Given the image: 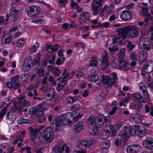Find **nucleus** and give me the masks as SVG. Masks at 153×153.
Returning a JSON list of instances; mask_svg holds the SVG:
<instances>
[{
	"label": "nucleus",
	"mask_w": 153,
	"mask_h": 153,
	"mask_svg": "<svg viewBox=\"0 0 153 153\" xmlns=\"http://www.w3.org/2000/svg\"><path fill=\"white\" fill-rule=\"evenodd\" d=\"M7 118L11 121L16 120V117L15 114L13 111L9 112L7 114Z\"/></svg>",
	"instance_id": "34"
},
{
	"label": "nucleus",
	"mask_w": 153,
	"mask_h": 153,
	"mask_svg": "<svg viewBox=\"0 0 153 153\" xmlns=\"http://www.w3.org/2000/svg\"><path fill=\"white\" fill-rule=\"evenodd\" d=\"M31 149V148L30 147L28 146H25L24 147L21 148L20 151V152H22L23 151L26 150L27 152V153H31L30 152Z\"/></svg>",
	"instance_id": "61"
},
{
	"label": "nucleus",
	"mask_w": 153,
	"mask_h": 153,
	"mask_svg": "<svg viewBox=\"0 0 153 153\" xmlns=\"http://www.w3.org/2000/svg\"><path fill=\"white\" fill-rule=\"evenodd\" d=\"M2 106L3 107H4V108L0 113V121L2 120V117L4 116L5 114L7 111V108L8 107V105L5 102H3Z\"/></svg>",
	"instance_id": "32"
},
{
	"label": "nucleus",
	"mask_w": 153,
	"mask_h": 153,
	"mask_svg": "<svg viewBox=\"0 0 153 153\" xmlns=\"http://www.w3.org/2000/svg\"><path fill=\"white\" fill-rule=\"evenodd\" d=\"M132 17V14L128 10H124L121 13L120 18L123 20L127 21L131 20Z\"/></svg>",
	"instance_id": "21"
},
{
	"label": "nucleus",
	"mask_w": 153,
	"mask_h": 153,
	"mask_svg": "<svg viewBox=\"0 0 153 153\" xmlns=\"http://www.w3.org/2000/svg\"><path fill=\"white\" fill-rule=\"evenodd\" d=\"M129 128L125 126L123 129L121 134H120V136L121 138L120 142V144L121 146H123L125 144V141L127 138L130 137L127 135V134L129 132Z\"/></svg>",
	"instance_id": "12"
},
{
	"label": "nucleus",
	"mask_w": 153,
	"mask_h": 153,
	"mask_svg": "<svg viewBox=\"0 0 153 153\" xmlns=\"http://www.w3.org/2000/svg\"><path fill=\"white\" fill-rule=\"evenodd\" d=\"M102 82L104 84L105 86L108 88L111 86L115 82L114 80L112 81L110 76L103 75L102 77Z\"/></svg>",
	"instance_id": "15"
},
{
	"label": "nucleus",
	"mask_w": 153,
	"mask_h": 153,
	"mask_svg": "<svg viewBox=\"0 0 153 153\" xmlns=\"http://www.w3.org/2000/svg\"><path fill=\"white\" fill-rule=\"evenodd\" d=\"M139 59L140 62H144L147 57L148 53L146 51H142L140 53Z\"/></svg>",
	"instance_id": "24"
},
{
	"label": "nucleus",
	"mask_w": 153,
	"mask_h": 153,
	"mask_svg": "<svg viewBox=\"0 0 153 153\" xmlns=\"http://www.w3.org/2000/svg\"><path fill=\"white\" fill-rule=\"evenodd\" d=\"M130 58L132 60H137V56L136 53L134 52H132L130 53Z\"/></svg>",
	"instance_id": "51"
},
{
	"label": "nucleus",
	"mask_w": 153,
	"mask_h": 153,
	"mask_svg": "<svg viewBox=\"0 0 153 153\" xmlns=\"http://www.w3.org/2000/svg\"><path fill=\"white\" fill-rule=\"evenodd\" d=\"M54 105V104L48 103L45 101L42 103L38 104L35 107L30 108L28 114H36L41 117V119L39 120V122H43L46 119V117L44 114L43 111L49 110L50 107H53Z\"/></svg>",
	"instance_id": "5"
},
{
	"label": "nucleus",
	"mask_w": 153,
	"mask_h": 153,
	"mask_svg": "<svg viewBox=\"0 0 153 153\" xmlns=\"http://www.w3.org/2000/svg\"><path fill=\"white\" fill-rule=\"evenodd\" d=\"M109 127H106L101 135V139H107L110 135V131L109 130Z\"/></svg>",
	"instance_id": "31"
},
{
	"label": "nucleus",
	"mask_w": 153,
	"mask_h": 153,
	"mask_svg": "<svg viewBox=\"0 0 153 153\" xmlns=\"http://www.w3.org/2000/svg\"><path fill=\"white\" fill-rule=\"evenodd\" d=\"M36 73L40 76H45L44 70L42 68L38 69L37 70Z\"/></svg>",
	"instance_id": "46"
},
{
	"label": "nucleus",
	"mask_w": 153,
	"mask_h": 153,
	"mask_svg": "<svg viewBox=\"0 0 153 153\" xmlns=\"http://www.w3.org/2000/svg\"><path fill=\"white\" fill-rule=\"evenodd\" d=\"M129 128V132L127 134V136H131L137 135L140 137H143L148 133V131L143 126H133Z\"/></svg>",
	"instance_id": "7"
},
{
	"label": "nucleus",
	"mask_w": 153,
	"mask_h": 153,
	"mask_svg": "<svg viewBox=\"0 0 153 153\" xmlns=\"http://www.w3.org/2000/svg\"><path fill=\"white\" fill-rule=\"evenodd\" d=\"M134 97L135 99H138L140 101L142 102L146 103L147 102V100L146 99H143L142 95L139 93L134 94Z\"/></svg>",
	"instance_id": "37"
},
{
	"label": "nucleus",
	"mask_w": 153,
	"mask_h": 153,
	"mask_svg": "<svg viewBox=\"0 0 153 153\" xmlns=\"http://www.w3.org/2000/svg\"><path fill=\"white\" fill-rule=\"evenodd\" d=\"M9 16L13 19L14 20H17L19 18L20 14L19 8L16 6L12 7L10 10Z\"/></svg>",
	"instance_id": "18"
},
{
	"label": "nucleus",
	"mask_w": 153,
	"mask_h": 153,
	"mask_svg": "<svg viewBox=\"0 0 153 153\" xmlns=\"http://www.w3.org/2000/svg\"><path fill=\"white\" fill-rule=\"evenodd\" d=\"M65 59L64 58L62 59L60 58H58L56 61V63L57 65H61L65 61Z\"/></svg>",
	"instance_id": "60"
},
{
	"label": "nucleus",
	"mask_w": 153,
	"mask_h": 153,
	"mask_svg": "<svg viewBox=\"0 0 153 153\" xmlns=\"http://www.w3.org/2000/svg\"><path fill=\"white\" fill-rule=\"evenodd\" d=\"M22 68L25 71H29L31 70V65L30 64L24 63L22 65Z\"/></svg>",
	"instance_id": "45"
},
{
	"label": "nucleus",
	"mask_w": 153,
	"mask_h": 153,
	"mask_svg": "<svg viewBox=\"0 0 153 153\" xmlns=\"http://www.w3.org/2000/svg\"><path fill=\"white\" fill-rule=\"evenodd\" d=\"M131 118L134 120L135 121L137 122H140L141 119L139 114H132L131 116Z\"/></svg>",
	"instance_id": "43"
},
{
	"label": "nucleus",
	"mask_w": 153,
	"mask_h": 153,
	"mask_svg": "<svg viewBox=\"0 0 153 153\" xmlns=\"http://www.w3.org/2000/svg\"><path fill=\"white\" fill-rule=\"evenodd\" d=\"M118 63H117L115 62L112 63V65L114 68L119 69H120L126 70L128 69L129 64L124 62V60H121L119 61L118 60Z\"/></svg>",
	"instance_id": "13"
},
{
	"label": "nucleus",
	"mask_w": 153,
	"mask_h": 153,
	"mask_svg": "<svg viewBox=\"0 0 153 153\" xmlns=\"http://www.w3.org/2000/svg\"><path fill=\"white\" fill-rule=\"evenodd\" d=\"M65 102L67 104H69L74 103L72 101L71 96H70L66 98V100L65 101Z\"/></svg>",
	"instance_id": "62"
},
{
	"label": "nucleus",
	"mask_w": 153,
	"mask_h": 153,
	"mask_svg": "<svg viewBox=\"0 0 153 153\" xmlns=\"http://www.w3.org/2000/svg\"><path fill=\"white\" fill-rule=\"evenodd\" d=\"M146 112H150V114L152 116H153V108L152 107H150L149 108L148 105L146 106Z\"/></svg>",
	"instance_id": "56"
},
{
	"label": "nucleus",
	"mask_w": 153,
	"mask_h": 153,
	"mask_svg": "<svg viewBox=\"0 0 153 153\" xmlns=\"http://www.w3.org/2000/svg\"><path fill=\"white\" fill-rule=\"evenodd\" d=\"M53 151L55 153H62L63 151V150L62 148L57 146L53 149Z\"/></svg>",
	"instance_id": "49"
},
{
	"label": "nucleus",
	"mask_w": 153,
	"mask_h": 153,
	"mask_svg": "<svg viewBox=\"0 0 153 153\" xmlns=\"http://www.w3.org/2000/svg\"><path fill=\"white\" fill-rule=\"evenodd\" d=\"M125 52V50L124 48H122L120 49L119 53V58L118 60V61H120V60L122 61V60H124Z\"/></svg>",
	"instance_id": "38"
},
{
	"label": "nucleus",
	"mask_w": 153,
	"mask_h": 153,
	"mask_svg": "<svg viewBox=\"0 0 153 153\" xmlns=\"http://www.w3.org/2000/svg\"><path fill=\"white\" fill-rule=\"evenodd\" d=\"M32 58L31 56H29L26 57L24 60V63L26 64H31L32 62Z\"/></svg>",
	"instance_id": "57"
},
{
	"label": "nucleus",
	"mask_w": 153,
	"mask_h": 153,
	"mask_svg": "<svg viewBox=\"0 0 153 153\" xmlns=\"http://www.w3.org/2000/svg\"><path fill=\"white\" fill-rule=\"evenodd\" d=\"M58 47L57 45H56L52 46L51 45H48L45 48L47 50L51 49L53 52H55L57 51Z\"/></svg>",
	"instance_id": "42"
},
{
	"label": "nucleus",
	"mask_w": 153,
	"mask_h": 153,
	"mask_svg": "<svg viewBox=\"0 0 153 153\" xmlns=\"http://www.w3.org/2000/svg\"><path fill=\"white\" fill-rule=\"evenodd\" d=\"M118 48L116 45L114 46L112 48H108V50L111 52L110 54L114 53L115 51L118 50Z\"/></svg>",
	"instance_id": "55"
},
{
	"label": "nucleus",
	"mask_w": 153,
	"mask_h": 153,
	"mask_svg": "<svg viewBox=\"0 0 153 153\" xmlns=\"http://www.w3.org/2000/svg\"><path fill=\"white\" fill-rule=\"evenodd\" d=\"M33 22L37 23V24H43L45 23V21L41 19H34L32 20Z\"/></svg>",
	"instance_id": "58"
},
{
	"label": "nucleus",
	"mask_w": 153,
	"mask_h": 153,
	"mask_svg": "<svg viewBox=\"0 0 153 153\" xmlns=\"http://www.w3.org/2000/svg\"><path fill=\"white\" fill-rule=\"evenodd\" d=\"M39 47V45L38 42H36L33 45L29 50L30 53H33L36 51L37 49Z\"/></svg>",
	"instance_id": "44"
},
{
	"label": "nucleus",
	"mask_w": 153,
	"mask_h": 153,
	"mask_svg": "<svg viewBox=\"0 0 153 153\" xmlns=\"http://www.w3.org/2000/svg\"><path fill=\"white\" fill-rule=\"evenodd\" d=\"M80 108V106L79 104H74L71 107V109L73 110L71 113L68 112L62 114L56 117L54 119L56 131L57 132L61 131L65 127L66 123L68 125L71 124L81 118L82 115L76 111Z\"/></svg>",
	"instance_id": "1"
},
{
	"label": "nucleus",
	"mask_w": 153,
	"mask_h": 153,
	"mask_svg": "<svg viewBox=\"0 0 153 153\" xmlns=\"http://www.w3.org/2000/svg\"><path fill=\"white\" fill-rule=\"evenodd\" d=\"M122 125V123L121 122H119L116 125L112 126L109 125V129L110 130L116 129L118 131L121 127Z\"/></svg>",
	"instance_id": "36"
},
{
	"label": "nucleus",
	"mask_w": 153,
	"mask_h": 153,
	"mask_svg": "<svg viewBox=\"0 0 153 153\" xmlns=\"http://www.w3.org/2000/svg\"><path fill=\"white\" fill-rule=\"evenodd\" d=\"M32 13H34V14L36 15L38 14L40 12V8L38 6H33L30 7L29 8Z\"/></svg>",
	"instance_id": "29"
},
{
	"label": "nucleus",
	"mask_w": 153,
	"mask_h": 153,
	"mask_svg": "<svg viewBox=\"0 0 153 153\" xmlns=\"http://www.w3.org/2000/svg\"><path fill=\"white\" fill-rule=\"evenodd\" d=\"M62 75L63 76L62 77H59L56 79L57 81H59L56 88L57 90L59 91L63 89L67 81L65 79L69 76L70 73L66 69H65L62 73Z\"/></svg>",
	"instance_id": "8"
},
{
	"label": "nucleus",
	"mask_w": 153,
	"mask_h": 153,
	"mask_svg": "<svg viewBox=\"0 0 153 153\" xmlns=\"http://www.w3.org/2000/svg\"><path fill=\"white\" fill-rule=\"evenodd\" d=\"M27 40V39L21 38L18 39L16 42V46L19 48H22L24 45Z\"/></svg>",
	"instance_id": "28"
},
{
	"label": "nucleus",
	"mask_w": 153,
	"mask_h": 153,
	"mask_svg": "<svg viewBox=\"0 0 153 153\" xmlns=\"http://www.w3.org/2000/svg\"><path fill=\"white\" fill-rule=\"evenodd\" d=\"M73 27L72 24L69 25L68 23H65L62 25V28L65 30H67Z\"/></svg>",
	"instance_id": "64"
},
{
	"label": "nucleus",
	"mask_w": 153,
	"mask_h": 153,
	"mask_svg": "<svg viewBox=\"0 0 153 153\" xmlns=\"http://www.w3.org/2000/svg\"><path fill=\"white\" fill-rule=\"evenodd\" d=\"M49 81L50 82L52 85L55 86L56 85V83L55 80V77L54 76L51 75L49 77Z\"/></svg>",
	"instance_id": "48"
},
{
	"label": "nucleus",
	"mask_w": 153,
	"mask_h": 153,
	"mask_svg": "<svg viewBox=\"0 0 153 153\" xmlns=\"http://www.w3.org/2000/svg\"><path fill=\"white\" fill-rule=\"evenodd\" d=\"M153 40L149 38H146L143 41V43H140L139 45V48L141 50L145 49L148 51H150L153 48Z\"/></svg>",
	"instance_id": "11"
},
{
	"label": "nucleus",
	"mask_w": 153,
	"mask_h": 153,
	"mask_svg": "<svg viewBox=\"0 0 153 153\" xmlns=\"http://www.w3.org/2000/svg\"><path fill=\"white\" fill-rule=\"evenodd\" d=\"M153 71V61H151L148 65H144L142 67V74L145 73H149Z\"/></svg>",
	"instance_id": "20"
},
{
	"label": "nucleus",
	"mask_w": 153,
	"mask_h": 153,
	"mask_svg": "<svg viewBox=\"0 0 153 153\" xmlns=\"http://www.w3.org/2000/svg\"><path fill=\"white\" fill-rule=\"evenodd\" d=\"M143 146L147 149L153 150V138L148 137L143 140L142 142Z\"/></svg>",
	"instance_id": "19"
},
{
	"label": "nucleus",
	"mask_w": 153,
	"mask_h": 153,
	"mask_svg": "<svg viewBox=\"0 0 153 153\" xmlns=\"http://www.w3.org/2000/svg\"><path fill=\"white\" fill-rule=\"evenodd\" d=\"M47 97L48 98L49 100H53V101L56 104H58L57 101L59 99V97L55 92V90L53 89H50L47 95Z\"/></svg>",
	"instance_id": "14"
},
{
	"label": "nucleus",
	"mask_w": 153,
	"mask_h": 153,
	"mask_svg": "<svg viewBox=\"0 0 153 153\" xmlns=\"http://www.w3.org/2000/svg\"><path fill=\"white\" fill-rule=\"evenodd\" d=\"M17 122L19 124H30L32 123L31 121L28 119L23 118H20L17 120Z\"/></svg>",
	"instance_id": "35"
},
{
	"label": "nucleus",
	"mask_w": 153,
	"mask_h": 153,
	"mask_svg": "<svg viewBox=\"0 0 153 153\" xmlns=\"http://www.w3.org/2000/svg\"><path fill=\"white\" fill-rule=\"evenodd\" d=\"M101 69H105L109 65L110 62L107 53L105 51L102 52L100 60Z\"/></svg>",
	"instance_id": "9"
},
{
	"label": "nucleus",
	"mask_w": 153,
	"mask_h": 153,
	"mask_svg": "<svg viewBox=\"0 0 153 153\" xmlns=\"http://www.w3.org/2000/svg\"><path fill=\"white\" fill-rule=\"evenodd\" d=\"M110 24V23L108 22L102 23L99 22L98 24V26L99 27H105L108 28Z\"/></svg>",
	"instance_id": "50"
},
{
	"label": "nucleus",
	"mask_w": 153,
	"mask_h": 153,
	"mask_svg": "<svg viewBox=\"0 0 153 153\" xmlns=\"http://www.w3.org/2000/svg\"><path fill=\"white\" fill-rule=\"evenodd\" d=\"M10 16L8 13H7L6 15V20H4V17L3 16L0 17V24L1 25L4 24L6 25L7 24L8 21L9 19Z\"/></svg>",
	"instance_id": "39"
},
{
	"label": "nucleus",
	"mask_w": 153,
	"mask_h": 153,
	"mask_svg": "<svg viewBox=\"0 0 153 153\" xmlns=\"http://www.w3.org/2000/svg\"><path fill=\"white\" fill-rule=\"evenodd\" d=\"M138 86L139 89L142 91V92H144V91L146 90V88L143 82H141L139 83L138 84Z\"/></svg>",
	"instance_id": "53"
},
{
	"label": "nucleus",
	"mask_w": 153,
	"mask_h": 153,
	"mask_svg": "<svg viewBox=\"0 0 153 153\" xmlns=\"http://www.w3.org/2000/svg\"><path fill=\"white\" fill-rule=\"evenodd\" d=\"M6 87L9 88H17V87H14L15 85L11 82H7L6 83Z\"/></svg>",
	"instance_id": "59"
},
{
	"label": "nucleus",
	"mask_w": 153,
	"mask_h": 153,
	"mask_svg": "<svg viewBox=\"0 0 153 153\" xmlns=\"http://www.w3.org/2000/svg\"><path fill=\"white\" fill-rule=\"evenodd\" d=\"M131 96L129 94H128L126 98L123 99L120 103V106H126L127 104L131 100Z\"/></svg>",
	"instance_id": "25"
},
{
	"label": "nucleus",
	"mask_w": 153,
	"mask_h": 153,
	"mask_svg": "<svg viewBox=\"0 0 153 153\" xmlns=\"http://www.w3.org/2000/svg\"><path fill=\"white\" fill-rule=\"evenodd\" d=\"M12 39V35L9 33L3 36L1 40L2 42L5 44H9L10 42Z\"/></svg>",
	"instance_id": "23"
},
{
	"label": "nucleus",
	"mask_w": 153,
	"mask_h": 153,
	"mask_svg": "<svg viewBox=\"0 0 153 153\" xmlns=\"http://www.w3.org/2000/svg\"><path fill=\"white\" fill-rule=\"evenodd\" d=\"M104 0H94L91 4V8L94 15H96L99 13L102 6V2Z\"/></svg>",
	"instance_id": "10"
},
{
	"label": "nucleus",
	"mask_w": 153,
	"mask_h": 153,
	"mask_svg": "<svg viewBox=\"0 0 153 153\" xmlns=\"http://www.w3.org/2000/svg\"><path fill=\"white\" fill-rule=\"evenodd\" d=\"M99 59L97 57H93L92 58V60L90 64V66H95L98 63Z\"/></svg>",
	"instance_id": "41"
},
{
	"label": "nucleus",
	"mask_w": 153,
	"mask_h": 153,
	"mask_svg": "<svg viewBox=\"0 0 153 153\" xmlns=\"http://www.w3.org/2000/svg\"><path fill=\"white\" fill-rule=\"evenodd\" d=\"M41 54L40 53H38L36 56V59H34L31 62V64L33 66L37 65L40 62V57Z\"/></svg>",
	"instance_id": "33"
},
{
	"label": "nucleus",
	"mask_w": 153,
	"mask_h": 153,
	"mask_svg": "<svg viewBox=\"0 0 153 153\" xmlns=\"http://www.w3.org/2000/svg\"><path fill=\"white\" fill-rule=\"evenodd\" d=\"M20 76L19 75H16L13 77L11 80L12 83H13L15 85L14 87H19V82L18 80L20 78Z\"/></svg>",
	"instance_id": "30"
},
{
	"label": "nucleus",
	"mask_w": 153,
	"mask_h": 153,
	"mask_svg": "<svg viewBox=\"0 0 153 153\" xmlns=\"http://www.w3.org/2000/svg\"><path fill=\"white\" fill-rule=\"evenodd\" d=\"M83 128V123L82 121L77 122L74 126L75 132L79 133L81 132Z\"/></svg>",
	"instance_id": "26"
},
{
	"label": "nucleus",
	"mask_w": 153,
	"mask_h": 153,
	"mask_svg": "<svg viewBox=\"0 0 153 153\" xmlns=\"http://www.w3.org/2000/svg\"><path fill=\"white\" fill-rule=\"evenodd\" d=\"M139 27L137 25H130L117 30L118 36L113 39V43H120L121 39L134 38L139 36Z\"/></svg>",
	"instance_id": "3"
},
{
	"label": "nucleus",
	"mask_w": 153,
	"mask_h": 153,
	"mask_svg": "<svg viewBox=\"0 0 153 153\" xmlns=\"http://www.w3.org/2000/svg\"><path fill=\"white\" fill-rule=\"evenodd\" d=\"M61 73V70L55 67L53 71V73L54 75L59 76L60 75Z\"/></svg>",
	"instance_id": "47"
},
{
	"label": "nucleus",
	"mask_w": 153,
	"mask_h": 153,
	"mask_svg": "<svg viewBox=\"0 0 153 153\" xmlns=\"http://www.w3.org/2000/svg\"><path fill=\"white\" fill-rule=\"evenodd\" d=\"M142 105L140 103L137 105L135 103H131L130 105L129 108L133 110L139 109L142 107Z\"/></svg>",
	"instance_id": "40"
},
{
	"label": "nucleus",
	"mask_w": 153,
	"mask_h": 153,
	"mask_svg": "<svg viewBox=\"0 0 153 153\" xmlns=\"http://www.w3.org/2000/svg\"><path fill=\"white\" fill-rule=\"evenodd\" d=\"M142 12L145 16H146L150 14L149 13V9L146 7H143L142 8Z\"/></svg>",
	"instance_id": "52"
},
{
	"label": "nucleus",
	"mask_w": 153,
	"mask_h": 153,
	"mask_svg": "<svg viewBox=\"0 0 153 153\" xmlns=\"http://www.w3.org/2000/svg\"><path fill=\"white\" fill-rule=\"evenodd\" d=\"M110 117L109 116L104 117L102 114H101L97 117L91 115L88 119V123L92 127L90 126L89 129L91 133L95 135L98 133L97 128L102 127L104 124V121L106 124V127H109V125H111L110 122Z\"/></svg>",
	"instance_id": "4"
},
{
	"label": "nucleus",
	"mask_w": 153,
	"mask_h": 153,
	"mask_svg": "<svg viewBox=\"0 0 153 153\" xmlns=\"http://www.w3.org/2000/svg\"><path fill=\"white\" fill-rule=\"evenodd\" d=\"M88 80L90 82H95L96 84L98 85L102 83V81L99 79L98 76L96 74H91L89 76Z\"/></svg>",
	"instance_id": "22"
},
{
	"label": "nucleus",
	"mask_w": 153,
	"mask_h": 153,
	"mask_svg": "<svg viewBox=\"0 0 153 153\" xmlns=\"http://www.w3.org/2000/svg\"><path fill=\"white\" fill-rule=\"evenodd\" d=\"M127 47L129 51H131L135 47V45L130 42H129L127 44Z\"/></svg>",
	"instance_id": "54"
},
{
	"label": "nucleus",
	"mask_w": 153,
	"mask_h": 153,
	"mask_svg": "<svg viewBox=\"0 0 153 153\" xmlns=\"http://www.w3.org/2000/svg\"><path fill=\"white\" fill-rule=\"evenodd\" d=\"M79 145L78 146L79 150H75L74 153H86L85 149L89 148L91 149L95 145V142L92 140L87 141L83 140L79 142Z\"/></svg>",
	"instance_id": "6"
},
{
	"label": "nucleus",
	"mask_w": 153,
	"mask_h": 153,
	"mask_svg": "<svg viewBox=\"0 0 153 153\" xmlns=\"http://www.w3.org/2000/svg\"><path fill=\"white\" fill-rule=\"evenodd\" d=\"M29 102L27 100H24L22 102H21L19 105H16V102L14 101L13 103V107L16 109H20L23 106L27 105L29 104Z\"/></svg>",
	"instance_id": "27"
},
{
	"label": "nucleus",
	"mask_w": 153,
	"mask_h": 153,
	"mask_svg": "<svg viewBox=\"0 0 153 153\" xmlns=\"http://www.w3.org/2000/svg\"><path fill=\"white\" fill-rule=\"evenodd\" d=\"M141 148L140 145L138 144H133L128 146L126 151L128 153H135L139 152Z\"/></svg>",
	"instance_id": "16"
},
{
	"label": "nucleus",
	"mask_w": 153,
	"mask_h": 153,
	"mask_svg": "<svg viewBox=\"0 0 153 153\" xmlns=\"http://www.w3.org/2000/svg\"><path fill=\"white\" fill-rule=\"evenodd\" d=\"M91 15V14L88 12L83 13L78 18L79 22L81 24H84L87 21H91V19H90Z\"/></svg>",
	"instance_id": "17"
},
{
	"label": "nucleus",
	"mask_w": 153,
	"mask_h": 153,
	"mask_svg": "<svg viewBox=\"0 0 153 153\" xmlns=\"http://www.w3.org/2000/svg\"><path fill=\"white\" fill-rule=\"evenodd\" d=\"M30 134V138L33 141L38 136L40 131H43V134L40 135L39 139L41 143L45 144L50 143L53 140L54 138V132L53 128L47 127L46 125L41 126L39 128L34 129L32 127L29 128Z\"/></svg>",
	"instance_id": "2"
},
{
	"label": "nucleus",
	"mask_w": 153,
	"mask_h": 153,
	"mask_svg": "<svg viewBox=\"0 0 153 153\" xmlns=\"http://www.w3.org/2000/svg\"><path fill=\"white\" fill-rule=\"evenodd\" d=\"M146 16H147V17L144 19V22L146 23V24L147 22L150 20H152L153 19L152 16L150 14H149Z\"/></svg>",
	"instance_id": "63"
}]
</instances>
